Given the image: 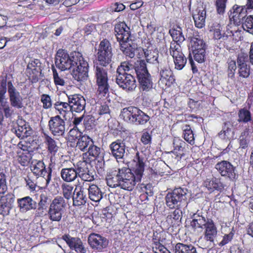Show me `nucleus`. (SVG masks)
<instances>
[{
    "label": "nucleus",
    "mask_w": 253,
    "mask_h": 253,
    "mask_svg": "<svg viewBox=\"0 0 253 253\" xmlns=\"http://www.w3.org/2000/svg\"><path fill=\"white\" fill-rule=\"evenodd\" d=\"M48 126L49 130L54 136H64L66 130L65 122L60 116L56 115L51 117L48 122Z\"/></svg>",
    "instance_id": "9b49d317"
},
{
    "label": "nucleus",
    "mask_w": 253,
    "mask_h": 253,
    "mask_svg": "<svg viewBox=\"0 0 253 253\" xmlns=\"http://www.w3.org/2000/svg\"><path fill=\"white\" fill-rule=\"evenodd\" d=\"M14 196L12 194H7L1 197L0 200V213L3 216L9 214L10 211L13 207Z\"/></svg>",
    "instance_id": "4be33fe9"
},
{
    "label": "nucleus",
    "mask_w": 253,
    "mask_h": 253,
    "mask_svg": "<svg viewBox=\"0 0 253 253\" xmlns=\"http://www.w3.org/2000/svg\"><path fill=\"white\" fill-rule=\"evenodd\" d=\"M6 86H7L6 80L5 79L2 80L0 85V103L7 100L5 95L7 90Z\"/></svg>",
    "instance_id": "3c124183"
},
{
    "label": "nucleus",
    "mask_w": 253,
    "mask_h": 253,
    "mask_svg": "<svg viewBox=\"0 0 253 253\" xmlns=\"http://www.w3.org/2000/svg\"><path fill=\"white\" fill-rule=\"evenodd\" d=\"M116 82L120 87L126 91H132L136 87L135 79L130 73L117 74Z\"/></svg>",
    "instance_id": "1a4fd4ad"
},
{
    "label": "nucleus",
    "mask_w": 253,
    "mask_h": 253,
    "mask_svg": "<svg viewBox=\"0 0 253 253\" xmlns=\"http://www.w3.org/2000/svg\"><path fill=\"white\" fill-rule=\"evenodd\" d=\"M227 0H216L215 6L216 11L219 14H223L225 10L226 3Z\"/></svg>",
    "instance_id": "13d9d810"
},
{
    "label": "nucleus",
    "mask_w": 253,
    "mask_h": 253,
    "mask_svg": "<svg viewBox=\"0 0 253 253\" xmlns=\"http://www.w3.org/2000/svg\"><path fill=\"white\" fill-rule=\"evenodd\" d=\"M167 206L170 209L181 207L187 204V190L181 187L169 192L165 198Z\"/></svg>",
    "instance_id": "423d86ee"
},
{
    "label": "nucleus",
    "mask_w": 253,
    "mask_h": 253,
    "mask_svg": "<svg viewBox=\"0 0 253 253\" xmlns=\"http://www.w3.org/2000/svg\"><path fill=\"white\" fill-rule=\"evenodd\" d=\"M98 114L100 115H105L107 119H109L110 117V110L108 105L104 104L101 105L98 111Z\"/></svg>",
    "instance_id": "bf43d9fd"
},
{
    "label": "nucleus",
    "mask_w": 253,
    "mask_h": 253,
    "mask_svg": "<svg viewBox=\"0 0 253 253\" xmlns=\"http://www.w3.org/2000/svg\"><path fill=\"white\" fill-rule=\"evenodd\" d=\"M134 68L131 64L128 62H124L122 63L121 65L118 68L117 70V74L120 73H127L126 72L129 71L132 68Z\"/></svg>",
    "instance_id": "4d7b16f0"
},
{
    "label": "nucleus",
    "mask_w": 253,
    "mask_h": 253,
    "mask_svg": "<svg viewBox=\"0 0 253 253\" xmlns=\"http://www.w3.org/2000/svg\"><path fill=\"white\" fill-rule=\"evenodd\" d=\"M112 50L111 44L108 40L104 39L100 42L97 53L100 65L105 67L111 62L113 55Z\"/></svg>",
    "instance_id": "6e6552de"
},
{
    "label": "nucleus",
    "mask_w": 253,
    "mask_h": 253,
    "mask_svg": "<svg viewBox=\"0 0 253 253\" xmlns=\"http://www.w3.org/2000/svg\"><path fill=\"white\" fill-rule=\"evenodd\" d=\"M43 139L48 152L51 155H55L58 152L59 148L57 142L53 138L46 134H44Z\"/></svg>",
    "instance_id": "c756f323"
},
{
    "label": "nucleus",
    "mask_w": 253,
    "mask_h": 253,
    "mask_svg": "<svg viewBox=\"0 0 253 253\" xmlns=\"http://www.w3.org/2000/svg\"><path fill=\"white\" fill-rule=\"evenodd\" d=\"M62 192L64 199H70L73 196V186L71 185L64 183L61 186Z\"/></svg>",
    "instance_id": "a18cd8bd"
},
{
    "label": "nucleus",
    "mask_w": 253,
    "mask_h": 253,
    "mask_svg": "<svg viewBox=\"0 0 253 253\" xmlns=\"http://www.w3.org/2000/svg\"><path fill=\"white\" fill-rule=\"evenodd\" d=\"M82 133L77 128V127H74L71 129L68 132V136L71 140H79L80 137H82Z\"/></svg>",
    "instance_id": "052dcab7"
},
{
    "label": "nucleus",
    "mask_w": 253,
    "mask_h": 253,
    "mask_svg": "<svg viewBox=\"0 0 253 253\" xmlns=\"http://www.w3.org/2000/svg\"><path fill=\"white\" fill-rule=\"evenodd\" d=\"M93 141L87 135H83L79 138L76 147L82 151H86L92 144Z\"/></svg>",
    "instance_id": "e433bc0d"
},
{
    "label": "nucleus",
    "mask_w": 253,
    "mask_h": 253,
    "mask_svg": "<svg viewBox=\"0 0 253 253\" xmlns=\"http://www.w3.org/2000/svg\"><path fill=\"white\" fill-rule=\"evenodd\" d=\"M77 177H80L84 181H91L94 180V175L88 168L87 163L85 161L79 162L76 166Z\"/></svg>",
    "instance_id": "6ab92c4d"
},
{
    "label": "nucleus",
    "mask_w": 253,
    "mask_h": 253,
    "mask_svg": "<svg viewBox=\"0 0 253 253\" xmlns=\"http://www.w3.org/2000/svg\"><path fill=\"white\" fill-rule=\"evenodd\" d=\"M215 168L222 176L226 177L231 181H234L236 178L235 168L227 161H222L217 163L215 166Z\"/></svg>",
    "instance_id": "ddd939ff"
},
{
    "label": "nucleus",
    "mask_w": 253,
    "mask_h": 253,
    "mask_svg": "<svg viewBox=\"0 0 253 253\" xmlns=\"http://www.w3.org/2000/svg\"><path fill=\"white\" fill-rule=\"evenodd\" d=\"M66 205V202L62 196L55 197L51 202L47 211L49 219L51 221H60L64 213Z\"/></svg>",
    "instance_id": "39448f33"
},
{
    "label": "nucleus",
    "mask_w": 253,
    "mask_h": 253,
    "mask_svg": "<svg viewBox=\"0 0 253 253\" xmlns=\"http://www.w3.org/2000/svg\"><path fill=\"white\" fill-rule=\"evenodd\" d=\"M169 52L172 56L173 60L176 59L178 57L183 56L184 54L181 52V46L179 43L171 42L169 48Z\"/></svg>",
    "instance_id": "a19ab883"
},
{
    "label": "nucleus",
    "mask_w": 253,
    "mask_h": 253,
    "mask_svg": "<svg viewBox=\"0 0 253 253\" xmlns=\"http://www.w3.org/2000/svg\"><path fill=\"white\" fill-rule=\"evenodd\" d=\"M62 239L71 249L75 250L78 253H85L86 249L80 238L72 237L69 235H64Z\"/></svg>",
    "instance_id": "5701e85b"
},
{
    "label": "nucleus",
    "mask_w": 253,
    "mask_h": 253,
    "mask_svg": "<svg viewBox=\"0 0 253 253\" xmlns=\"http://www.w3.org/2000/svg\"><path fill=\"white\" fill-rule=\"evenodd\" d=\"M231 124L230 122L225 123L224 126L223 128L222 132L225 136V138L231 139L234 136V132L230 128Z\"/></svg>",
    "instance_id": "6e6d98bb"
},
{
    "label": "nucleus",
    "mask_w": 253,
    "mask_h": 253,
    "mask_svg": "<svg viewBox=\"0 0 253 253\" xmlns=\"http://www.w3.org/2000/svg\"><path fill=\"white\" fill-rule=\"evenodd\" d=\"M192 53L194 56V59L199 63H203L205 61L206 58V49H201V50L197 51H193Z\"/></svg>",
    "instance_id": "864d4df0"
},
{
    "label": "nucleus",
    "mask_w": 253,
    "mask_h": 253,
    "mask_svg": "<svg viewBox=\"0 0 253 253\" xmlns=\"http://www.w3.org/2000/svg\"><path fill=\"white\" fill-rule=\"evenodd\" d=\"M248 60V56L246 53H241L239 54L237 58L238 67L243 66V65H248L247 62Z\"/></svg>",
    "instance_id": "338daca9"
},
{
    "label": "nucleus",
    "mask_w": 253,
    "mask_h": 253,
    "mask_svg": "<svg viewBox=\"0 0 253 253\" xmlns=\"http://www.w3.org/2000/svg\"><path fill=\"white\" fill-rule=\"evenodd\" d=\"M129 30V28L125 22H120L115 25V36L119 43L130 40L131 37Z\"/></svg>",
    "instance_id": "a211bd4d"
},
{
    "label": "nucleus",
    "mask_w": 253,
    "mask_h": 253,
    "mask_svg": "<svg viewBox=\"0 0 253 253\" xmlns=\"http://www.w3.org/2000/svg\"><path fill=\"white\" fill-rule=\"evenodd\" d=\"M245 6L234 5L230 11L229 17L235 23H242L244 21L247 15V9Z\"/></svg>",
    "instance_id": "aec40b11"
},
{
    "label": "nucleus",
    "mask_w": 253,
    "mask_h": 253,
    "mask_svg": "<svg viewBox=\"0 0 253 253\" xmlns=\"http://www.w3.org/2000/svg\"><path fill=\"white\" fill-rule=\"evenodd\" d=\"M169 33L173 39L172 42L179 43L183 42L185 40L181 28L179 26L170 30Z\"/></svg>",
    "instance_id": "ea45409f"
},
{
    "label": "nucleus",
    "mask_w": 253,
    "mask_h": 253,
    "mask_svg": "<svg viewBox=\"0 0 253 253\" xmlns=\"http://www.w3.org/2000/svg\"><path fill=\"white\" fill-rule=\"evenodd\" d=\"M31 169L33 173L38 176H41L45 181L47 186L51 180V170L50 169L46 170L44 163L41 161L33 162L31 166Z\"/></svg>",
    "instance_id": "f8f14e48"
},
{
    "label": "nucleus",
    "mask_w": 253,
    "mask_h": 253,
    "mask_svg": "<svg viewBox=\"0 0 253 253\" xmlns=\"http://www.w3.org/2000/svg\"><path fill=\"white\" fill-rule=\"evenodd\" d=\"M136 162L133 172L130 169L123 168L118 170L109 172L106 180L107 185L112 188L120 187L121 189L131 191L136 183L140 182L143 174L144 163L137 152L134 159Z\"/></svg>",
    "instance_id": "f257e3e1"
},
{
    "label": "nucleus",
    "mask_w": 253,
    "mask_h": 253,
    "mask_svg": "<svg viewBox=\"0 0 253 253\" xmlns=\"http://www.w3.org/2000/svg\"><path fill=\"white\" fill-rule=\"evenodd\" d=\"M54 106L56 110L58 111L59 114L67 120L68 117L72 114V110L69 102H64L57 101L54 104Z\"/></svg>",
    "instance_id": "cd10ccee"
},
{
    "label": "nucleus",
    "mask_w": 253,
    "mask_h": 253,
    "mask_svg": "<svg viewBox=\"0 0 253 253\" xmlns=\"http://www.w3.org/2000/svg\"><path fill=\"white\" fill-rule=\"evenodd\" d=\"M52 70L53 72V77L54 80V82L56 86H63L65 85V82L63 78L62 75H60L58 73H57L56 70L55 69L54 67H52Z\"/></svg>",
    "instance_id": "09e8293b"
},
{
    "label": "nucleus",
    "mask_w": 253,
    "mask_h": 253,
    "mask_svg": "<svg viewBox=\"0 0 253 253\" xmlns=\"http://www.w3.org/2000/svg\"><path fill=\"white\" fill-rule=\"evenodd\" d=\"M134 70L137 75L140 88L143 91H148L153 87L150 74L148 73L145 62L143 60H137L135 62Z\"/></svg>",
    "instance_id": "20e7f679"
},
{
    "label": "nucleus",
    "mask_w": 253,
    "mask_h": 253,
    "mask_svg": "<svg viewBox=\"0 0 253 253\" xmlns=\"http://www.w3.org/2000/svg\"><path fill=\"white\" fill-rule=\"evenodd\" d=\"M204 186L209 190L212 191L220 190L224 187L220 179L214 177L207 178L204 182Z\"/></svg>",
    "instance_id": "f704fd0d"
},
{
    "label": "nucleus",
    "mask_w": 253,
    "mask_h": 253,
    "mask_svg": "<svg viewBox=\"0 0 253 253\" xmlns=\"http://www.w3.org/2000/svg\"><path fill=\"white\" fill-rule=\"evenodd\" d=\"M80 57H81V53L80 52H75L70 57L65 50L60 49L56 53L55 64L56 67L61 71L70 70L78 64V61Z\"/></svg>",
    "instance_id": "7ed1b4c3"
},
{
    "label": "nucleus",
    "mask_w": 253,
    "mask_h": 253,
    "mask_svg": "<svg viewBox=\"0 0 253 253\" xmlns=\"http://www.w3.org/2000/svg\"><path fill=\"white\" fill-rule=\"evenodd\" d=\"M41 101L43 104V107L45 109L50 108L52 106L50 97L47 94H42L41 96Z\"/></svg>",
    "instance_id": "774afa93"
},
{
    "label": "nucleus",
    "mask_w": 253,
    "mask_h": 253,
    "mask_svg": "<svg viewBox=\"0 0 253 253\" xmlns=\"http://www.w3.org/2000/svg\"><path fill=\"white\" fill-rule=\"evenodd\" d=\"M242 27L244 30L253 35V16L247 17L243 22Z\"/></svg>",
    "instance_id": "de8ad7c7"
},
{
    "label": "nucleus",
    "mask_w": 253,
    "mask_h": 253,
    "mask_svg": "<svg viewBox=\"0 0 253 253\" xmlns=\"http://www.w3.org/2000/svg\"><path fill=\"white\" fill-rule=\"evenodd\" d=\"M175 68L177 70H181L184 67L187 60L186 58L183 56H181V57H178L177 59L173 60Z\"/></svg>",
    "instance_id": "e2e57ef3"
},
{
    "label": "nucleus",
    "mask_w": 253,
    "mask_h": 253,
    "mask_svg": "<svg viewBox=\"0 0 253 253\" xmlns=\"http://www.w3.org/2000/svg\"><path fill=\"white\" fill-rule=\"evenodd\" d=\"M109 148L112 155L116 160L123 159L126 155L125 143L120 140H117L111 143Z\"/></svg>",
    "instance_id": "412c9836"
},
{
    "label": "nucleus",
    "mask_w": 253,
    "mask_h": 253,
    "mask_svg": "<svg viewBox=\"0 0 253 253\" xmlns=\"http://www.w3.org/2000/svg\"><path fill=\"white\" fill-rule=\"evenodd\" d=\"M196 13L193 15L195 25L198 28H203L205 24L206 12L204 9L198 7L196 10Z\"/></svg>",
    "instance_id": "2f4dec72"
},
{
    "label": "nucleus",
    "mask_w": 253,
    "mask_h": 253,
    "mask_svg": "<svg viewBox=\"0 0 253 253\" xmlns=\"http://www.w3.org/2000/svg\"><path fill=\"white\" fill-rule=\"evenodd\" d=\"M78 64L73 68L72 75L75 80L78 82L86 80L88 78V64L81 55L79 58Z\"/></svg>",
    "instance_id": "9d476101"
},
{
    "label": "nucleus",
    "mask_w": 253,
    "mask_h": 253,
    "mask_svg": "<svg viewBox=\"0 0 253 253\" xmlns=\"http://www.w3.org/2000/svg\"><path fill=\"white\" fill-rule=\"evenodd\" d=\"M13 129L16 136L20 139L26 138L33 133L32 129L25 121L22 120L18 122L17 127Z\"/></svg>",
    "instance_id": "b1692460"
},
{
    "label": "nucleus",
    "mask_w": 253,
    "mask_h": 253,
    "mask_svg": "<svg viewBox=\"0 0 253 253\" xmlns=\"http://www.w3.org/2000/svg\"><path fill=\"white\" fill-rule=\"evenodd\" d=\"M175 253H198L196 249L192 245L177 243L175 246Z\"/></svg>",
    "instance_id": "4c0bfd02"
},
{
    "label": "nucleus",
    "mask_w": 253,
    "mask_h": 253,
    "mask_svg": "<svg viewBox=\"0 0 253 253\" xmlns=\"http://www.w3.org/2000/svg\"><path fill=\"white\" fill-rule=\"evenodd\" d=\"M68 102H69L72 114L74 115V112L81 113L84 110L86 101L84 98L81 95L75 94L68 96Z\"/></svg>",
    "instance_id": "f3484780"
},
{
    "label": "nucleus",
    "mask_w": 253,
    "mask_h": 253,
    "mask_svg": "<svg viewBox=\"0 0 253 253\" xmlns=\"http://www.w3.org/2000/svg\"><path fill=\"white\" fill-rule=\"evenodd\" d=\"M39 63L38 60H32L31 62H29L27 65V70L28 72L30 71L32 72L34 74H37L39 71L37 70L38 64Z\"/></svg>",
    "instance_id": "0e129e2a"
},
{
    "label": "nucleus",
    "mask_w": 253,
    "mask_h": 253,
    "mask_svg": "<svg viewBox=\"0 0 253 253\" xmlns=\"http://www.w3.org/2000/svg\"><path fill=\"white\" fill-rule=\"evenodd\" d=\"M205 238L206 240L213 242L217 234V229L212 220H210L205 226Z\"/></svg>",
    "instance_id": "7c9ffc66"
},
{
    "label": "nucleus",
    "mask_w": 253,
    "mask_h": 253,
    "mask_svg": "<svg viewBox=\"0 0 253 253\" xmlns=\"http://www.w3.org/2000/svg\"><path fill=\"white\" fill-rule=\"evenodd\" d=\"M211 220L210 218H206L202 215L199 214H195L193 215V219L191 222V226L195 228H203V226H205L208 224V222Z\"/></svg>",
    "instance_id": "72a5a7b5"
},
{
    "label": "nucleus",
    "mask_w": 253,
    "mask_h": 253,
    "mask_svg": "<svg viewBox=\"0 0 253 253\" xmlns=\"http://www.w3.org/2000/svg\"><path fill=\"white\" fill-rule=\"evenodd\" d=\"M86 189L88 198L92 201L98 202L102 199L103 193L96 185L92 184L88 186L87 184Z\"/></svg>",
    "instance_id": "a878e982"
},
{
    "label": "nucleus",
    "mask_w": 253,
    "mask_h": 253,
    "mask_svg": "<svg viewBox=\"0 0 253 253\" xmlns=\"http://www.w3.org/2000/svg\"><path fill=\"white\" fill-rule=\"evenodd\" d=\"M88 243L93 250L101 252L107 248L109 242L105 237L100 234L93 233L89 235Z\"/></svg>",
    "instance_id": "dca6fc26"
},
{
    "label": "nucleus",
    "mask_w": 253,
    "mask_h": 253,
    "mask_svg": "<svg viewBox=\"0 0 253 253\" xmlns=\"http://www.w3.org/2000/svg\"><path fill=\"white\" fill-rule=\"evenodd\" d=\"M173 149L170 153L174 154L176 157L181 158L184 154L186 143L181 139L175 137L173 140Z\"/></svg>",
    "instance_id": "473e14b6"
},
{
    "label": "nucleus",
    "mask_w": 253,
    "mask_h": 253,
    "mask_svg": "<svg viewBox=\"0 0 253 253\" xmlns=\"http://www.w3.org/2000/svg\"><path fill=\"white\" fill-rule=\"evenodd\" d=\"M183 138L191 144H194V137L193 131L189 126L186 125L183 127Z\"/></svg>",
    "instance_id": "c03bdc74"
},
{
    "label": "nucleus",
    "mask_w": 253,
    "mask_h": 253,
    "mask_svg": "<svg viewBox=\"0 0 253 253\" xmlns=\"http://www.w3.org/2000/svg\"><path fill=\"white\" fill-rule=\"evenodd\" d=\"M120 45V49L125 55L131 58L134 56L137 45L132 41L131 39L127 42H121Z\"/></svg>",
    "instance_id": "bb28decb"
},
{
    "label": "nucleus",
    "mask_w": 253,
    "mask_h": 253,
    "mask_svg": "<svg viewBox=\"0 0 253 253\" xmlns=\"http://www.w3.org/2000/svg\"><path fill=\"white\" fill-rule=\"evenodd\" d=\"M7 91L11 106L18 109L22 108L24 107L23 98L11 81L7 83Z\"/></svg>",
    "instance_id": "4468645a"
},
{
    "label": "nucleus",
    "mask_w": 253,
    "mask_h": 253,
    "mask_svg": "<svg viewBox=\"0 0 253 253\" xmlns=\"http://www.w3.org/2000/svg\"><path fill=\"white\" fill-rule=\"evenodd\" d=\"M94 75L98 91L104 96L108 92L109 87L107 71L103 67L97 65L94 68Z\"/></svg>",
    "instance_id": "0eeeda50"
},
{
    "label": "nucleus",
    "mask_w": 253,
    "mask_h": 253,
    "mask_svg": "<svg viewBox=\"0 0 253 253\" xmlns=\"http://www.w3.org/2000/svg\"><path fill=\"white\" fill-rule=\"evenodd\" d=\"M17 160L22 166H25L28 164L31 159V155L28 151H17Z\"/></svg>",
    "instance_id": "79ce46f5"
},
{
    "label": "nucleus",
    "mask_w": 253,
    "mask_h": 253,
    "mask_svg": "<svg viewBox=\"0 0 253 253\" xmlns=\"http://www.w3.org/2000/svg\"><path fill=\"white\" fill-rule=\"evenodd\" d=\"M7 189L6 176L4 174L0 173V194H4Z\"/></svg>",
    "instance_id": "680f3d73"
},
{
    "label": "nucleus",
    "mask_w": 253,
    "mask_h": 253,
    "mask_svg": "<svg viewBox=\"0 0 253 253\" xmlns=\"http://www.w3.org/2000/svg\"><path fill=\"white\" fill-rule=\"evenodd\" d=\"M144 53L148 63L152 64L158 63L160 65V62L158 60L159 56L158 50L156 49H146L144 50Z\"/></svg>",
    "instance_id": "58836bf2"
},
{
    "label": "nucleus",
    "mask_w": 253,
    "mask_h": 253,
    "mask_svg": "<svg viewBox=\"0 0 253 253\" xmlns=\"http://www.w3.org/2000/svg\"><path fill=\"white\" fill-rule=\"evenodd\" d=\"M76 166L74 168H64L60 171L62 179L66 182L74 181L77 178Z\"/></svg>",
    "instance_id": "c85d7f7f"
},
{
    "label": "nucleus",
    "mask_w": 253,
    "mask_h": 253,
    "mask_svg": "<svg viewBox=\"0 0 253 253\" xmlns=\"http://www.w3.org/2000/svg\"><path fill=\"white\" fill-rule=\"evenodd\" d=\"M0 104L2 108L4 116L6 118H9L14 114V110L12 108L13 107L9 106L7 100L4 102L3 101L0 103Z\"/></svg>",
    "instance_id": "8fccbe9b"
},
{
    "label": "nucleus",
    "mask_w": 253,
    "mask_h": 253,
    "mask_svg": "<svg viewBox=\"0 0 253 253\" xmlns=\"http://www.w3.org/2000/svg\"><path fill=\"white\" fill-rule=\"evenodd\" d=\"M87 150L89 155L94 158L98 157L100 153V148L94 145L93 142L91 146L89 147Z\"/></svg>",
    "instance_id": "69168bd1"
},
{
    "label": "nucleus",
    "mask_w": 253,
    "mask_h": 253,
    "mask_svg": "<svg viewBox=\"0 0 253 253\" xmlns=\"http://www.w3.org/2000/svg\"><path fill=\"white\" fill-rule=\"evenodd\" d=\"M180 208L175 207L176 209L168 215L167 217L168 220H170L171 223H173V221H179L181 220L182 212Z\"/></svg>",
    "instance_id": "49530a36"
},
{
    "label": "nucleus",
    "mask_w": 253,
    "mask_h": 253,
    "mask_svg": "<svg viewBox=\"0 0 253 253\" xmlns=\"http://www.w3.org/2000/svg\"><path fill=\"white\" fill-rule=\"evenodd\" d=\"M190 40L191 49H195V47L200 44H204L205 43L202 39L200 38V36L197 33L196 35H193L192 37H189Z\"/></svg>",
    "instance_id": "603ef678"
},
{
    "label": "nucleus",
    "mask_w": 253,
    "mask_h": 253,
    "mask_svg": "<svg viewBox=\"0 0 253 253\" xmlns=\"http://www.w3.org/2000/svg\"><path fill=\"white\" fill-rule=\"evenodd\" d=\"M239 122L248 123L251 120L250 112L246 108L240 109L238 112Z\"/></svg>",
    "instance_id": "37998d69"
},
{
    "label": "nucleus",
    "mask_w": 253,
    "mask_h": 253,
    "mask_svg": "<svg viewBox=\"0 0 253 253\" xmlns=\"http://www.w3.org/2000/svg\"><path fill=\"white\" fill-rule=\"evenodd\" d=\"M120 116L126 122L135 125H144L150 120L148 115L133 106L123 109Z\"/></svg>",
    "instance_id": "f03ea898"
},
{
    "label": "nucleus",
    "mask_w": 253,
    "mask_h": 253,
    "mask_svg": "<svg viewBox=\"0 0 253 253\" xmlns=\"http://www.w3.org/2000/svg\"><path fill=\"white\" fill-rule=\"evenodd\" d=\"M18 206L20 211L26 212L37 208V203L29 196H27L17 200Z\"/></svg>",
    "instance_id": "393cba45"
},
{
    "label": "nucleus",
    "mask_w": 253,
    "mask_h": 253,
    "mask_svg": "<svg viewBox=\"0 0 253 253\" xmlns=\"http://www.w3.org/2000/svg\"><path fill=\"white\" fill-rule=\"evenodd\" d=\"M86 185L87 183L84 182L82 185L76 186L72 197L73 206L79 207L85 205L86 203L87 200L86 196Z\"/></svg>",
    "instance_id": "2eb2a0df"
},
{
    "label": "nucleus",
    "mask_w": 253,
    "mask_h": 253,
    "mask_svg": "<svg viewBox=\"0 0 253 253\" xmlns=\"http://www.w3.org/2000/svg\"><path fill=\"white\" fill-rule=\"evenodd\" d=\"M238 74L240 78H247L250 74V68L249 65H243V66L238 67Z\"/></svg>",
    "instance_id": "5fc2aeb1"
},
{
    "label": "nucleus",
    "mask_w": 253,
    "mask_h": 253,
    "mask_svg": "<svg viewBox=\"0 0 253 253\" xmlns=\"http://www.w3.org/2000/svg\"><path fill=\"white\" fill-rule=\"evenodd\" d=\"M166 63V61H161L158 68H160V76L161 80H166L171 81L173 79L172 77V72L169 67L167 65H165Z\"/></svg>",
    "instance_id": "c9c22d12"
}]
</instances>
